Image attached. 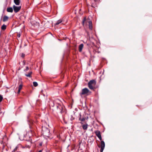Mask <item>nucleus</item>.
I'll return each instance as SVG.
<instances>
[{"mask_svg":"<svg viewBox=\"0 0 152 152\" xmlns=\"http://www.w3.org/2000/svg\"><path fill=\"white\" fill-rule=\"evenodd\" d=\"M42 133L45 137L49 138L50 135V130L45 126H42Z\"/></svg>","mask_w":152,"mask_h":152,"instance_id":"1","label":"nucleus"},{"mask_svg":"<svg viewBox=\"0 0 152 152\" xmlns=\"http://www.w3.org/2000/svg\"><path fill=\"white\" fill-rule=\"evenodd\" d=\"M96 83V81L95 80H92L89 81L88 83V86L89 88L91 90H94V86Z\"/></svg>","mask_w":152,"mask_h":152,"instance_id":"2","label":"nucleus"},{"mask_svg":"<svg viewBox=\"0 0 152 152\" xmlns=\"http://www.w3.org/2000/svg\"><path fill=\"white\" fill-rule=\"evenodd\" d=\"M56 111L57 113L61 114L63 111V106L58 103L56 104Z\"/></svg>","mask_w":152,"mask_h":152,"instance_id":"3","label":"nucleus"},{"mask_svg":"<svg viewBox=\"0 0 152 152\" xmlns=\"http://www.w3.org/2000/svg\"><path fill=\"white\" fill-rule=\"evenodd\" d=\"M88 117L87 115L86 114H84L82 116L80 113V117L79 118V120L82 121H84L88 119Z\"/></svg>","mask_w":152,"mask_h":152,"instance_id":"4","label":"nucleus"},{"mask_svg":"<svg viewBox=\"0 0 152 152\" xmlns=\"http://www.w3.org/2000/svg\"><path fill=\"white\" fill-rule=\"evenodd\" d=\"M91 93V92L87 88H85L82 90L81 92L80 93V96L83 95L87 94L88 93Z\"/></svg>","mask_w":152,"mask_h":152,"instance_id":"5","label":"nucleus"},{"mask_svg":"<svg viewBox=\"0 0 152 152\" xmlns=\"http://www.w3.org/2000/svg\"><path fill=\"white\" fill-rule=\"evenodd\" d=\"M105 143L104 141H101V144L99 145L98 144V146L99 148H100L101 149L100 150V152H103L104 149L105 147Z\"/></svg>","mask_w":152,"mask_h":152,"instance_id":"6","label":"nucleus"},{"mask_svg":"<svg viewBox=\"0 0 152 152\" xmlns=\"http://www.w3.org/2000/svg\"><path fill=\"white\" fill-rule=\"evenodd\" d=\"M14 11L16 13L20 11L21 8V6H17L14 5L13 7Z\"/></svg>","mask_w":152,"mask_h":152,"instance_id":"7","label":"nucleus"},{"mask_svg":"<svg viewBox=\"0 0 152 152\" xmlns=\"http://www.w3.org/2000/svg\"><path fill=\"white\" fill-rule=\"evenodd\" d=\"M98 2L97 1H92L91 3V6L92 7L94 8H95L96 7H97V4Z\"/></svg>","mask_w":152,"mask_h":152,"instance_id":"8","label":"nucleus"},{"mask_svg":"<svg viewBox=\"0 0 152 152\" xmlns=\"http://www.w3.org/2000/svg\"><path fill=\"white\" fill-rule=\"evenodd\" d=\"M97 136L99 138L100 140H102V138L99 131H97L95 132Z\"/></svg>","mask_w":152,"mask_h":152,"instance_id":"9","label":"nucleus"},{"mask_svg":"<svg viewBox=\"0 0 152 152\" xmlns=\"http://www.w3.org/2000/svg\"><path fill=\"white\" fill-rule=\"evenodd\" d=\"M57 104L55 101H51L49 102V105L50 107H54L55 106H56V104Z\"/></svg>","mask_w":152,"mask_h":152,"instance_id":"10","label":"nucleus"},{"mask_svg":"<svg viewBox=\"0 0 152 152\" xmlns=\"http://www.w3.org/2000/svg\"><path fill=\"white\" fill-rule=\"evenodd\" d=\"M83 47V44H80L79 46L78 50L80 52H81L82 49Z\"/></svg>","mask_w":152,"mask_h":152,"instance_id":"11","label":"nucleus"},{"mask_svg":"<svg viewBox=\"0 0 152 152\" xmlns=\"http://www.w3.org/2000/svg\"><path fill=\"white\" fill-rule=\"evenodd\" d=\"M89 24V29L91 30L92 29V23L91 21H88Z\"/></svg>","mask_w":152,"mask_h":152,"instance_id":"12","label":"nucleus"},{"mask_svg":"<svg viewBox=\"0 0 152 152\" xmlns=\"http://www.w3.org/2000/svg\"><path fill=\"white\" fill-rule=\"evenodd\" d=\"M9 19V17L6 15H4V16L3 18V22H5L6 21H7Z\"/></svg>","mask_w":152,"mask_h":152,"instance_id":"13","label":"nucleus"},{"mask_svg":"<svg viewBox=\"0 0 152 152\" xmlns=\"http://www.w3.org/2000/svg\"><path fill=\"white\" fill-rule=\"evenodd\" d=\"M14 1L15 4L17 5H18L20 3V0H14Z\"/></svg>","mask_w":152,"mask_h":152,"instance_id":"14","label":"nucleus"},{"mask_svg":"<svg viewBox=\"0 0 152 152\" xmlns=\"http://www.w3.org/2000/svg\"><path fill=\"white\" fill-rule=\"evenodd\" d=\"M32 73V72L30 71V72H29L28 74H25V75L27 77H31V75Z\"/></svg>","mask_w":152,"mask_h":152,"instance_id":"15","label":"nucleus"},{"mask_svg":"<svg viewBox=\"0 0 152 152\" xmlns=\"http://www.w3.org/2000/svg\"><path fill=\"white\" fill-rule=\"evenodd\" d=\"M82 128L84 130H86L88 128V124L87 123L82 125Z\"/></svg>","mask_w":152,"mask_h":152,"instance_id":"16","label":"nucleus"},{"mask_svg":"<svg viewBox=\"0 0 152 152\" xmlns=\"http://www.w3.org/2000/svg\"><path fill=\"white\" fill-rule=\"evenodd\" d=\"M13 11L12 8L11 7H8L7 9V11L8 12H12Z\"/></svg>","mask_w":152,"mask_h":152,"instance_id":"17","label":"nucleus"},{"mask_svg":"<svg viewBox=\"0 0 152 152\" xmlns=\"http://www.w3.org/2000/svg\"><path fill=\"white\" fill-rule=\"evenodd\" d=\"M62 21H63V20H62V19H60L59 20H58L57 21L56 23H55V25H58L60 23H61V22H62Z\"/></svg>","mask_w":152,"mask_h":152,"instance_id":"18","label":"nucleus"},{"mask_svg":"<svg viewBox=\"0 0 152 152\" xmlns=\"http://www.w3.org/2000/svg\"><path fill=\"white\" fill-rule=\"evenodd\" d=\"M6 28V26L4 24L3 25H2L1 27V29L2 30H5Z\"/></svg>","mask_w":152,"mask_h":152,"instance_id":"19","label":"nucleus"},{"mask_svg":"<svg viewBox=\"0 0 152 152\" xmlns=\"http://www.w3.org/2000/svg\"><path fill=\"white\" fill-rule=\"evenodd\" d=\"M33 86L35 87H36L38 86V83L36 82H33Z\"/></svg>","mask_w":152,"mask_h":152,"instance_id":"20","label":"nucleus"},{"mask_svg":"<svg viewBox=\"0 0 152 152\" xmlns=\"http://www.w3.org/2000/svg\"><path fill=\"white\" fill-rule=\"evenodd\" d=\"M22 87H23V84H20V85H19V86H18V89L21 90L22 88Z\"/></svg>","mask_w":152,"mask_h":152,"instance_id":"21","label":"nucleus"},{"mask_svg":"<svg viewBox=\"0 0 152 152\" xmlns=\"http://www.w3.org/2000/svg\"><path fill=\"white\" fill-rule=\"evenodd\" d=\"M3 97L2 96L0 95V102H1L3 99Z\"/></svg>","mask_w":152,"mask_h":152,"instance_id":"22","label":"nucleus"},{"mask_svg":"<svg viewBox=\"0 0 152 152\" xmlns=\"http://www.w3.org/2000/svg\"><path fill=\"white\" fill-rule=\"evenodd\" d=\"M29 69V68L28 66H26V69H24V71H27Z\"/></svg>","mask_w":152,"mask_h":152,"instance_id":"23","label":"nucleus"},{"mask_svg":"<svg viewBox=\"0 0 152 152\" xmlns=\"http://www.w3.org/2000/svg\"><path fill=\"white\" fill-rule=\"evenodd\" d=\"M18 147L16 146L15 147V148L14 149V150H13L14 151H16L17 150V149H18Z\"/></svg>","mask_w":152,"mask_h":152,"instance_id":"24","label":"nucleus"},{"mask_svg":"<svg viewBox=\"0 0 152 152\" xmlns=\"http://www.w3.org/2000/svg\"><path fill=\"white\" fill-rule=\"evenodd\" d=\"M86 18H84L83 19V24L84 23V22H85V21H86Z\"/></svg>","mask_w":152,"mask_h":152,"instance_id":"25","label":"nucleus"},{"mask_svg":"<svg viewBox=\"0 0 152 152\" xmlns=\"http://www.w3.org/2000/svg\"><path fill=\"white\" fill-rule=\"evenodd\" d=\"M25 56V55L23 53H22L21 55V57L22 58H24Z\"/></svg>","mask_w":152,"mask_h":152,"instance_id":"26","label":"nucleus"},{"mask_svg":"<svg viewBox=\"0 0 152 152\" xmlns=\"http://www.w3.org/2000/svg\"><path fill=\"white\" fill-rule=\"evenodd\" d=\"M20 35H21L20 33L18 34L17 36V37L18 38H19L20 37Z\"/></svg>","mask_w":152,"mask_h":152,"instance_id":"27","label":"nucleus"},{"mask_svg":"<svg viewBox=\"0 0 152 152\" xmlns=\"http://www.w3.org/2000/svg\"><path fill=\"white\" fill-rule=\"evenodd\" d=\"M20 91V90H19L18 89V93L19 94Z\"/></svg>","mask_w":152,"mask_h":152,"instance_id":"28","label":"nucleus"},{"mask_svg":"<svg viewBox=\"0 0 152 152\" xmlns=\"http://www.w3.org/2000/svg\"><path fill=\"white\" fill-rule=\"evenodd\" d=\"M93 1H97L98 2V0H93Z\"/></svg>","mask_w":152,"mask_h":152,"instance_id":"29","label":"nucleus"},{"mask_svg":"<svg viewBox=\"0 0 152 152\" xmlns=\"http://www.w3.org/2000/svg\"><path fill=\"white\" fill-rule=\"evenodd\" d=\"M38 152H42V151L41 150H40Z\"/></svg>","mask_w":152,"mask_h":152,"instance_id":"30","label":"nucleus"},{"mask_svg":"<svg viewBox=\"0 0 152 152\" xmlns=\"http://www.w3.org/2000/svg\"><path fill=\"white\" fill-rule=\"evenodd\" d=\"M80 123L81 124H83V123L82 122H80Z\"/></svg>","mask_w":152,"mask_h":152,"instance_id":"31","label":"nucleus"},{"mask_svg":"<svg viewBox=\"0 0 152 152\" xmlns=\"http://www.w3.org/2000/svg\"><path fill=\"white\" fill-rule=\"evenodd\" d=\"M69 145H68V147H67V148H68V147H69Z\"/></svg>","mask_w":152,"mask_h":152,"instance_id":"32","label":"nucleus"},{"mask_svg":"<svg viewBox=\"0 0 152 152\" xmlns=\"http://www.w3.org/2000/svg\"><path fill=\"white\" fill-rule=\"evenodd\" d=\"M66 38H65V39H66Z\"/></svg>","mask_w":152,"mask_h":152,"instance_id":"33","label":"nucleus"},{"mask_svg":"<svg viewBox=\"0 0 152 152\" xmlns=\"http://www.w3.org/2000/svg\"><path fill=\"white\" fill-rule=\"evenodd\" d=\"M20 139L21 140V139ZM23 139H22V140H23Z\"/></svg>","mask_w":152,"mask_h":152,"instance_id":"34","label":"nucleus"},{"mask_svg":"<svg viewBox=\"0 0 152 152\" xmlns=\"http://www.w3.org/2000/svg\"><path fill=\"white\" fill-rule=\"evenodd\" d=\"M17 152H21L20 151H17Z\"/></svg>","mask_w":152,"mask_h":152,"instance_id":"35","label":"nucleus"}]
</instances>
